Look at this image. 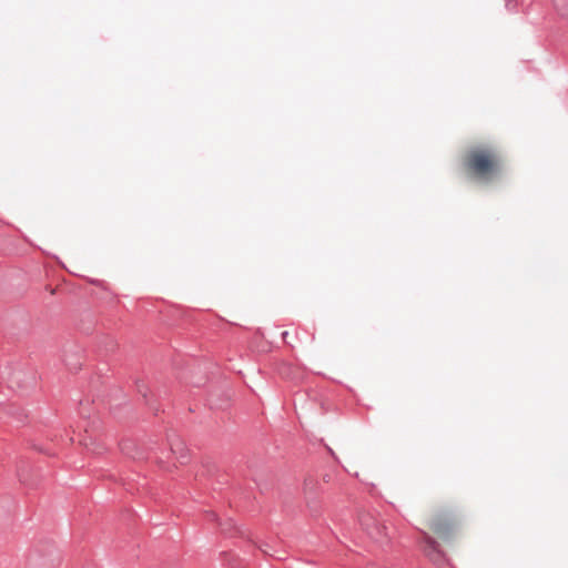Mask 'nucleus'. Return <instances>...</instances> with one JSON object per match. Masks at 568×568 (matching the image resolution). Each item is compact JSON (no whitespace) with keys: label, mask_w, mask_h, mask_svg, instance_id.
Masks as SVG:
<instances>
[{"label":"nucleus","mask_w":568,"mask_h":568,"mask_svg":"<svg viewBox=\"0 0 568 568\" xmlns=\"http://www.w3.org/2000/svg\"><path fill=\"white\" fill-rule=\"evenodd\" d=\"M465 171L468 179L490 183L501 176L504 161L500 154L487 146H479L467 152Z\"/></svg>","instance_id":"1"},{"label":"nucleus","mask_w":568,"mask_h":568,"mask_svg":"<svg viewBox=\"0 0 568 568\" xmlns=\"http://www.w3.org/2000/svg\"><path fill=\"white\" fill-rule=\"evenodd\" d=\"M427 527L440 538H446L453 529V520L448 513L438 510L427 518Z\"/></svg>","instance_id":"2"},{"label":"nucleus","mask_w":568,"mask_h":568,"mask_svg":"<svg viewBox=\"0 0 568 568\" xmlns=\"http://www.w3.org/2000/svg\"><path fill=\"white\" fill-rule=\"evenodd\" d=\"M361 525L367 531V534L376 540H382L384 537H386L385 526L378 524L373 517L368 515L361 518Z\"/></svg>","instance_id":"3"},{"label":"nucleus","mask_w":568,"mask_h":568,"mask_svg":"<svg viewBox=\"0 0 568 568\" xmlns=\"http://www.w3.org/2000/svg\"><path fill=\"white\" fill-rule=\"evenodd\" d=\"M424 541H425V548H424L425 554L428 557H430L432 559H436V557H437L436 542L426 534L424 536Z\"/></svg>","instance_id":"4"},{"label":"nucleus","mask_w":568,"mask_h":568,"mask_svg":"<svg viewBox=\"0 0 568 568\" xmlns=\"http://www.w3.org/2000/svg\"><path fill=\"white\" fill-rule=\"evenodd\" d=\"M554 8L559 16L568 18V0H554Z\"/></svg>","instance_id":"5"},{"label":"nucleus","mask_w":568,"mask_h":568,"mask_svg":"<svg viewBox=\"0 0 568 568\" xmlns=\"http://www.w3.org/2000/svg\"><path fill=\"white\" fill-rule=\"evenodd\" d=\"M171 450H172V453H176V450L173 446L171 447Z\"/></svg>","instance_id":"6"}]
</instances>
